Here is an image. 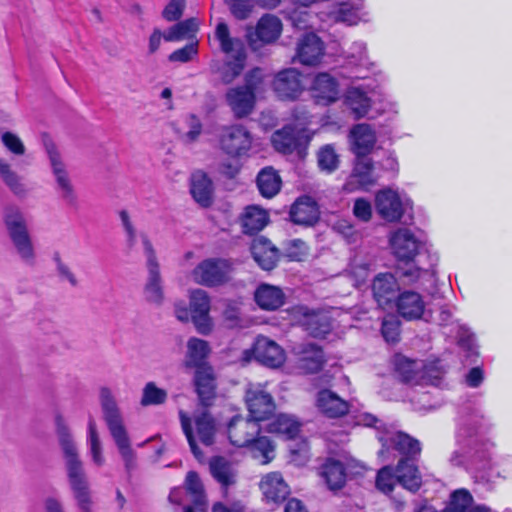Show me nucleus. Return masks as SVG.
Wrapping results in <instances>:
<instances>
[{"mask_svg":"<svg viewBox=\"0 0 512 512\" xmlns=\"http://www.w3.org/2000/svg\"><path fill=\"white\" fill-rule=\"evenodd\" d=\"M484 430V417L478 411L460 417L456 432V448L448 458L452 466L473 472H484L492 467L493 444L482 439Z\"/></svg>","mask_w":512,"mask_h":512,"instance_id":"1","label":"nucleus"},{"mask_svg":"<svg viewBox=\"0 0 512 512\" xmlns=\"http://www.w3.org/2000/svg\"><path fill=\"white\" fill-rule=\"evenodd\" d=\"M56 429L65 459L68 481L77 507L80 512H93V500L83 462L79 457L78 449L69 429L61 416L56 418Z\"/></svg>","mask_w":512,"mask_h":512,"instance_id":"2","label":"nucleus"},{"mask_svg":"<svg viewBox=\"0 0 512 512\" xmlns=\"http://www.w3.org/2000/svg\"><path fill=\"white\" fill-rule=\"evenodd\" d=\"M100 401L108 430L125 462L126 468L130 469L134 464V451L131 448L121 412L108 388L101 389Z\"/></svg>","mask_w":512,"mask_h":512,"instance_id":"3","label":"nucleus"},{"mask_svg":"<svg viewBox=\"0 0 512 512\" xmlns=\"http://www.w3.org/2000/svg\"><path fill=\"white\" fill-rule=\"evenodd\" d=\"M215 39L219 42L221 51L233 57V60L223 64L220 71L221 80L229 84L242 73L245 67V44L240 38L231 36L229 27L224 21L216 25Z\"/></svg>","mask_w":512,"mask_h":512,"instance_id":"4","label":"nucleus"},{"mask_svg":"<svg viewBox=\"0 0 512 512\" xmlns=\"http://www.w3.org/2000/svg\"><path fill=\"white\" fill-rule=\"evenodd\" d=\"M4 221L20 259L27 265H34L36 254L22 213L17 208H9Z\"/></svg>","mask_w":512,"mask_h":512,"instance_id":"5","label":"nucleus"},{"mask_svg":"<svg viewBox=\"0 0 512 512\" xmlns=\"http://www.w3.org/2000/svg\"><path fill=\"white\" fill-rule=\"evenodd\" d=\"M146 256L147 279L144 285V298L147 302L161 305L164 300L163 281L155 250L147 234H140Z\"/></svg>","mask_w":512,"mask_h":512,"instance_id":"6","label":"nucleus"},{"mask_svg":"<svg viewBox=\"0 0 512 512\" xmlns=\"http://www.w3.org/2000/svg\"><path fill=\"white\" fill-rule=\"evenodd\" d=\"M378 440L382 445L378 454L383 461L390 460L394 457L395 451L403 456L402 459L411 460L421 452L420 442L409 434L401 431L394 432L386 430L380 432Z\"/></svg>","mask_w":512,"mask_h":512,"instance_id":"7","label":"nucleus"},{"mask_svg":"<svg viewBox=\"0 0 512 512\" xmlns=\"http://www.w3.org/2000/svg\"><path fill=\"white\" fill-rule=\"evenodd\" d=\"M46 152L48 154L50 165L56 181V189L65 202L70 207L78 206V196L74 185L66 170L65 164L62 162L60 154L53 143H46Z\"/></svg>","mask_w":512,"mask_h":512,"instance_id":"8","label":"nucleus"},{"mask_svg":"<svg viewBox=\"0 0 512 512\" xmlns=\"http://www.w3.org/2000/svg\"><path fill=\"white\" fill-rule=\"evenodd\" d=\"M219 145L228 156L242 157L251 148L252 136L243 125L223 126L219 133Z\"/></svg>","mask_w":512,"mask_h":512,"instance_id":"9","label":"nucleus"},{"mask_svg":"<svg viewBox=\"0 0 512 512\" xmlns=\"http://www.w3.org/2000/svg\"><path fill=\"white\" fill-rule=\"evenodd\" d=\"M245 402L250 418L258 424L273 415L276 408L273 397L260 384L248 385Z\"/></svg>","mask_w":512,"mask_h":512,"instance_id":"10","label":"nucleus"},{"mask_svg":"<svg viewBox=\"0 0 512 512\" xmlns=\"http://www.w3.org/2000/svg\"><path fill=\"white\" fill-rule=\"evenodd\" d=\"M230 265L223 259H206L193 270L192 277L200 285L215 287L228 280Z\"/></svg>","mask_w":512,"mask_h":512,"instance_id":"11","label":"nucleus"},{"mask_svg":"<svg viewBox=\"0 0 512 512\" xmlns=\"http://www.w3.org/2000/svg\"><path fill=\"white\" fill-rule=\"evenodd\" d=\"M293 317L314 338H323L332 329L328 314L323 311L312 310L307 306L295 307Z\"/></svg>","mask_w":512,"mask_h":512,"instance_id":"12","label":"nucleus"},{"mask_svg":"<svg viewBox=\"0 0 512 512\" xmlns=\"http://www.w3.org/2000/svg\"><path fill=\"white\" fill-rule=\"evenodd\" d=\"M390 245L398 261H414L425 243L408 228H399L390 236Z\"/></svg>","mask_w":512,"mask_h":512,"instance_id":"13","label":"nucleus"},{"mask_svg":"<svg viewBox=\"0 0 512 512\" xmlns=\"http://www.w3.org/2000/svg\"><path fill=\"white\" fill-rule=\"evenodd\" d=\"M272 88L280 100L295 101L305 90L301 73L295 68L279 71L272 82Z\"/></svg>","mask_w":512,"mask_h":512,"instance_id":"14","label":"nucleus"},{"mask_svg":"<svg viewBox=\"0 0 512 512\" xmlns=\"http://www.w3.org/2000/svg\"><path fill=\"white\" fill-rule=\"evenodd\" d=\"M189 306L191 320L197 331L201 334H208L211 330V319L209 317L210 298L208 293L202 289H195L190 292Z\"/></svg>","mask_w":512,"mask_h":512,"instance_id":"15","label":"nucleus"},{"mask_svg":"<svg viewBox=\"0 0 512 512\" xmlns=\"http://www.w3.org/2000/svg\"><path fill=\"white\" fill-rule=\"evenodd\" d=\"M310 93L316 104L328 106L339 99V83L329 73H318L312 80Z\"/></svg>","mask_w":512,"mask_h":512,"instance_id":"16","label":"nucleus"},{"mask_svg":"<svg viewBox=\"0 0 512 512\" xmlns=\"http://www.w3.org/2000/svg\"><path fill=\"white\" fill-rule=\"evenodd\" d=\"M316 407L327 418L335 419L354 413L353 404L342 399L330 389H321L317 393Z\"/></svg>","mask_w":512,"mask_h":512,"instance_id":"17","label":"nucleus"},{"mask_svg":"<svg viewBox=\"0 0 512 512\" xmlns=\"http://www.w3.org/2000/svg\"><path fill=\"white\" fill-rule=\"evenodd\" d=\"M261 430L260 424L251 418L234 416L228 424V437L232 445L246 447Z\"/></svg>","mask_w":512,"mask_h":512,"instance_id":"18","label":"nucleus"},{"mask_svg":"<svg viewBox=\"0 0 512 512\" xmlns=\"http://www.w3.org/2000/svg\"><path fill=\"white\" fill-rule=\"evenodd\" d=\"M375 208L381 218L388 222L399 221L404 214V203L396 191L381 190L375 197Z\"/></svg>","mask_w":512,"mask_h":512,"instance_id":"19","label":"nucleus"},{"mask_svg":"<svg viewBox=\"0 0 512 512\" xmlns=\"http://www.w3.org/2000/svg\"><path fill=\"white\" fill-rule=\"evenodd\" d=\"M376 179L372 160L368 156H355L354 168L345 184V189L347 191H353L356 188L366 189L374 184Z\"/></svg>","mask_w":512,"mask_h":512,"instance_id":"20","label":"nucleus"},{"mask_svg":"<svg viewBox=\"0 0 512 512\" xmlns=\"http://www.w3.org/2000/svg\"><path fill=\"white\" fill-rule=\"evenodd\" d=\"M254 355L258 362L271 368L281 366L285 360L283 349L267 337L257 338L254 344Z\"/></svg>","mask_w":512,"mask_h":512,"instance_id":"21","label":"nucleus"},{"mask_svg":"<svg viewBox=\"0 0 512 512\" xmlns=\"http://www.w3.org/2000/svg\"><path fill=\"white\" fill-rule=\"evenodd\" d=\"M324 44L314 33L305 34L297 45V58L300 63L313 66L320 62L324 55Z\"/></svg>","mask_w":512,"mask_h":512,"instance_id":"22","label":"nucleus"},{"mask_svg":"<svg viewBox=\"0 0 512 512\" xmlns=\"http://www.w3.org/2000/svg\"><path fill=\"white\" fill-rule=\"evenodd\" d=\"M251 253L257 264L267 271L272 270L276 266L280 256L278 248L264 236L253 239Z\"/></svg>","mask_w":512,"mask_h":512,"instance_id":"23","label":"nucleus"},{"mask_svg":"<svg viewBox=\"0 0 512 512\" xmlns=\"http://www.w3.org/2000/svg\"><path fill=\"white\" fill-rule=\"evenodd\" d=\"M351 150L355 156H368L373 150L377 138L369 124L355 125L350 131Z\"/></svg>","mask_w":512,"mask_h":512,"instance_id":"24","label":"nucleus"},{"mask_svg":"<svg viewBox=\"0 0 512 512\" xmlns=\"http://www.w3.org/2000/svg\"><path fill=\"white\" fill-rule=\"evenodd\" d=\"M332 2L329 16L336 22L355 25L360 20L364 0H328Z\"/></svg>","mask_w":512,"mask_h":512,"instance_id":"25","label":"nucleus"},{"mask_svg":"<svg viewBox=\"0 0 512 512\" xmlns=\"http://www.w3.org/2000/svg\"><path fill=\"white\" fill-rule=\"evenodd\" d=\"M397 313L406 320L420 319L425 310L422 296L414 291H403L395 301Z\"/></svg>","mask_w":512,"mask_h":512,"instance_id":"26","label":"nucleus"},{"mask_svg":"<svg viewBox=\"0 0 512 512\" xmlns=\"http://www.w3.org/2000/svg\"><path fill=\"white\" fill-rule=\"evenodd\" d=\"M399 290V285L395 276L391 273L378 274L372 283L373 296L382 308H385L391 302L396 300V293Z\"/></svg>","mask_w":512,"mask_h":512,"instance_id":"27","label":"nucleus"},{"mask_svg":"<svg viewBox=\"0 0 512 512\" xmlns=\"http://www.w3.org/2000/svg\"><path fill=\"white\" fill-rule=\"evenodd\" d=\"M256 96L241 86L230 88L226 93V101L236 118L249 115L255 105Z\"/></svg>","mask_w":512,"mask_h":512,"instance_id":"28","label":"nucleus"},{"mask_svg":"<svg viewBox=\"0 0 512 512\" xmlns=\"http://www.w3.org/2000/svg\"><path fill=\"white\" fill-rule=\"evenodd\" d=\"M396 273L406 284L419 283L424 287L425 283L432 284L435 281V271L431 267L420 268L414 261H398Z\"/></svg>","mask_w":512,"mask_h":512,"instance_id":"29","label":"nucleus"},{"mask_svg":"<svg viewBox=\"0 0 512 512\" xmlns=\"http://www.w3.org/2000/svg\"><path fill=\"white\" fill-rule=\"evenodd\" d=\"M290 218L295 224L312 226L319 218L317 203L309 196L298 198L290 209Z\"/></svg>","mask_w":512,"mask_h":512,"instance_id":"30","label":"nucleus"},{"mask_svg":"<svg viewBox=\"0 0 512 512\" xmlns=\"http://www.w3.org/2000/svg\"><path fill=\"white\" fill-rule=\"evenodd\" d=\"M260 489L265 499L274 503L284 501L290 493L289 486L279 472H270L263 476Z\"/></svg>","mask_w":512,"mask_h":512,"instance_id":"31","label":"nucleus"},{"mask_svg":"<svg viewBox=\"0 0 512 512\" xmlns=\"http://www.w3.org/2000/svg\"><path fill=\"white\" fill-rule=\"evenodd\" d=\"M190 193L202 207H209L212 204L213 183L205 172L197 170L191 174Z\"/></svg>","mask_w":512,"mask_h":512,"instance_id":"32","label":"nucleus"},{"mask_svg":"<svg viewBox=\"0 0 512 512\" xmlns=\"http://www.w3.org/2000/svg\"><path fill=\"white\" fill-rule=\"evenodd\" d=\"M254 300L262 310L275 311L285 303V294L278 286L262 283L254 292Z\"/></svg>","mask_w":512,"mask_h":512,"instance_id":"33","label":"nucleus"},{"mask_svg":"<svg viewBox=\"0 0 512 512\" xmlns=\"http://www.w3.org/2000/svg\"><path fill=\"white\" fill-rule=\"evenodd\" d=\"M271 142L275 150L278 152L291 154L300 146L301 135L296 127L286 125L272 134Z\"/></svg>","mask_w":512,"mask_h":512,"instance_id":"34","label":"nucleus"},{"mask_svg":"<svg viewBox=\"0 0 512 512\" xmlns=\"http://www.w3.org/2000/svg\"><path fill=\"white\" fill-rule=\"evenodd\" d=\"M320 476L330 490H340L346 483V468L341 461L328 458L320 467Z\"/></svg>","mask_w":512,"mask_h":512,"instance_id":"35","label":"nucleus"},{"mask_svg":"<svg viewBox=\"0 0 512 512\" xmlns=\"http://www.w3.org/2000/svg\"><path fill=\"white\" fill-rule=\"evenodd\" d=\"M212 477L220 484L222 489H228L237 480V471L233 464L226 458L217 456L209 462Z\"/></svg>","mask_w":512,"mask_h":512,"instance_id":"36","label":"nucleus"},{"mask_svg":"<svg viewBox=\"0 0 512 512\" xmlns=\"http://www.w3.org/2000/svg\"><path fill=\"white\" fill-rule=\"evenodd\" d=\"M397 483L405 489L415 492L420 488L421 476L411 459H401L393 472Z\"/></svg>","mask_w":512,"mask_h":512,"instance_id":"37","label":"nucleus"},{"mask_svg":"<svg viewBox=\"0 0 512 512\" xmlns=\"http://www.w3.org/2000/svg\"><path fill=\"white\" fill-rule=\"evenodd\" d=\"M194 383L200 403L203 407L207 408L212 404L215 396V382L210 368L197 369Z\"/></svg>","mask_w":512,"mask_h":512,"instance_id":"38","label":"nucleus"},{"mask_svg":"<svg viewBox=\"0 0 512 512\" xmlns=\"http://www.w3.org/2000/svg\"><path fill=\"white\" fill-rule=\"evenodd\" d=\"M397 377L404 383L414 384L420 379L423 368L421 361L411 360L402 355H395L393 359Z\"/></svg>","mask_w":512,"mask_h":512,"instance_id":"39","label":"nucleus"},{"mask_svg":"<svg viewBox=\"0 0 512 512\" xmlns=\"http://www.w3.org/2000/svg\"><path fill=\"white\" fill-rule=\"evenodd\" d=\"M268 221L269 217L265 210L257 206H248L241 217L242 231L244 234L254 235L261 231Z\"/></svg>","mask_w":512,"mask_h":512,"instance_id":"40","label":"nucleus"},{"mask_svg":"<svg viewBox=\"0 0 512 512\" xmlns=\"http://www.w3.org/2000/svg\"><path fill=\"white\" fill-rule=\"evenodd\" d=\"M282 31L280 19L274 15H263L255 28V36L262 43H272L276 41Z\"/></svg>","mask_w":512,"mask_h":512,"instance_id":"41","label":"nucleus"},{"mask_svg":"<svg viewBox=\"0 0 512 512\" xmlns=\"http://www.w3.org/2000/svg\"><path fill=\"white\" fill-rule=\"evenodd\" d=\"M344 103L356 119L365 117L371 106L370 98L358 87H351L347 90Z\"/></svg>","mask_w":512,"mask_h":512,"instance_id":"42","label":"nucleus"},{"mask_svg":"<svg viewBox=\"0 0 512 512\" xmlns=\"http://www.w3.org/2000/svg\"><path fill=\"white\" fill-rule=\"evenodd\" d=\"M257 187L260 194L265 198L274 197L281 188V178L272 167L263 168L257 175Z\"/></svg>","mask_w":512,"mask_h":512,"instance_id":"43","label":"nucleus"},{"mask_svg":"<svg viewBox=\"0 0 512 512\" xmlns=\"http://www.w3.org/2000/svg\"><path fill=\"white\" fill-rule=\"evenodd\" d=\"M194 424L200 441L206 446L211 445L214 440L216 425L214 418L205 407L195 413Z\"/></svg>","mask_w":512,"mask_h":512,"instance_id":"44","label":"nucleus"},{"mask_svg":"<svg viewBox=\"0 0 512 512\" xmlns=\"http://www.w3.org/2000/svg\"><path fill=\"white\" fill-rule=\"evenodd\" d=\"M299 428V422L294 417L286 414L277 415L275 419L267 425L268 432L284 435L288 439L296 437Z\"/></svg>","mask_w":512,"mask_h":512,"instance_id":"45","label":"nucleus"},{"mask_svg":"<svg viewBox=\"0 0 512 512\" xmlns=\"http://www.w3.org/2000/svg\"><path fill=\"white\" fill-rule=\"evenodd\" d=\"M186 491L192 496V502L201 512L206 508V495L199 475L189 471L185 478Z\"/></svg>","mask_w":512,"mask_h":512,"instance_id":"46","label":"nucleus"},{"mask_svg":"<svg viewBox=\"0 0 512 512\" xmlns=\"http://www.w3.org/2000/svg\"><path fill=\"white\" fill-rule=\"evenodd\" d=\"M186 365L189 367L204 368L203 362L209 353L208 343L198 338H191L187 344Z\"/></svg>","mask_w":512,"mask_h":512,"instance_id":"47","label":"nucleus"},{"mask_svg":"<svg viewBox=\"0 0 512 512\" xmlns=\"http://www.w3.org/2000/svg\"><path fill=\"white\" fill-rule=\"evenodd\" d=\"M309 350L300 358L299 367L306 373H317L324 364L323 351L314 344H308Z\"/></svg>","mask_w":512,"mask_h":512,"instance_id":"48","label":"nucleus"},{"mask_svg":"<svg viewBox=\"0 0 512 512\" xmlns=\"http://www.w3.org/2000/svg\"><path fill=\"white\" fill-rule=\"evenodd\" d=\"M198 29V22L195 18L186 19L178 22L164 34V39L168 42L179 41L191 37Z\"/></svg>","mask_w":512,"mask_h":512,"instance_id":"49","label":"nucleus"},{"mask_svg":"<svg viewBox=\"0 0 512 512\" xmlns=\"http://www.w3.org/2000/svg\"><path fill=\"white\" fill-rule=\"evenodd\" d=\"M249 446L252 449L253 457L260 459L262 464H267L274 458V446L271 440L265 436L253 437Z\"/></svg>","mask_w":512,"mask_h":512,"instance_id":"50","label":"nucleus"},{"mask_svg":"<svg viewBox=\"0 0 512 512\" xmlns=\"http://www.w3.org/2000/svg\"><path fill=\"white\" fill-rule=\"evenodd\" d=\"M87 444L93 462L97 466H102L104 463V457L102 455V446L97 432L96 422L92 417H90L88 421Z\"/></svg>","mask_w":512,"mask_h":512,"instance_id":"51","label":"nucleus"},{"mask_svg":"<svg viewBox=\"0 0 512 512\" xmlns=\"http://www.w3.org/2000/svg\"><path fill=\"white\" fill-rule=\"evenodd\" d=\"M473 497L465 489L454 491L449 502L442 512H468L472 507Z\"/></svg>","mask_w":512,"mask_h":512,"instance_id":"52","label":"nucleus"},{"mask_svg":"<svg viewBox=\"0 0 512 512\" xmlns=\"http://www.w3.org/2000/svg\"><path fill=\"white\" fill-rule=\"evenodd\" d=\"M167 400L166 390L156 386L154 382H148L142 392L141 405H161Z\"/></svg>","mask_w":512,"mask_h":512,"instance_id":"53","label":"nucleus"},{"mask_svg":"<svg viewBox=\"0 0 512 512\" xmlns=\"http://www.w3.org/2000/svg\"><path fill=\"white\" fill-rule=\"evenodd\" d=\"M318 165L321 170H325L327 172L334 171L339 164L338 155L335 151V148L331 144H327L320 148L317 154Z\"/></svg>","mask_w":512,"mask_h":512,"instance_id":"54","label":"nucleus"},{"mask_svg":"<svg viewBox=\"0 0 512 512\" xmlns=\"http://www.w3.org/2000/svg\"><path fill=\"white\" fill-rule=\"evenodd\" d=\"M0 176L15 194L21 195L25 192L18 175L12 171L10 165L3 159H0Z\"/></svg>","mask_w":512,"mask_h":512,"instance_id":"55","label":"nucleus"},{"mask_svg":"<svg viewBox=\"0 0 512 512\" xmlns=\"http://www.w3.org/2000/svg\"><path fill=\"white\" fill-rule=\"evenodd\" d=\"M231 15L237 20H246L250 17L254 0H225Z\"/></svg>","mask_w":512,"mask_h":512,"instance_id":"56","label":"nucleus"},{"mask_svg":"<svg viewBox=\"0 0 512 512\" xmlns=\"http://www.w3.org/2000/svg\"><path fill=\"white\" fill-rule=\"evenodd\" d=\"M179 418H180L182 430L187 438L191 452L194 454V456L197 459L201 458L203 454L196 443V440H195V437L193 434L191 418L182 410L179 411Z\"/></svg>","mask_w":512,"mask_h":512,"instance_id":"57","label":"nucleus"},{"mask_svg":"<svg viewBox=\"0 0 512 512\" xmlns=\"http://www.w3.org/2000/svg\"><path fill=\"white\" fill-rule=\"evenodd\" d=\"M396 479L393 469L390 466L381 468L376 477V487L381 492L388 494L392 492Z\"/></svg>","mask_w":512,"mask_h":512,"instance_id":"58","label":"nucleus"},{"mask_svg":"<svg viewBox=\"0 0 512 512\" xmlns=\"http://www.w3.org/2000/svg\"><path fill=\"white\" fill-rule=\"evenodd\" d=\"M381 333L384 339L389 343H395L399 340L400 322L394 316L383 319Z\"/></svg>","mask_w":512,"mask_h":512,"instance_id":"59","label":"nucleus"},{"mask_svg":"<svg viewBox=\"0 0 512 512\" xmlns=\"http://www.w3.org/2000/svg\"><path fill=\"white\" fill-rule=\"evenodd\" d=\"M347 58L352 65L366 66L368 64L366 44L361 41L352 43Z\"/></svg>","mask_w":512,"mask_h":512,"instance_id":"60","label":"nucleus"},{"mask_svg":"<svg viewBox=\"0 0 512 512\" xmlns=\"http://www.w3.org/2000/svg\"><path fill=\"white\" fill-rule=\"evenodd\" d=\"M306 254V245L305 242L301 239H293L289 240L285 244V252L284 255L291 261H300L302 257Z\"/></svg>","mask_w":512,"mask_h":512,"instance_id":"61","label":"nucleus"},{"mask_svg":"<svg viewBox=\"0 0 512 512\" xmlns=\"http://www.w3.org/2000/svg\"><path fill=\"white\" fill-rule=\"evenodd\" d=\"M264 79V74L261 68H253L245 74V84L242 86L244 89L251 91L254 95L260 89Z\"/></svg>","mask_w":512,"mask_h":512,"instance_id":"62","label":"nucleus"},{"mask_svg":"<svg viewBox=\"0 0 512 512\" xmlns=\"http://www.w3.org/2000/svg\"><path fill=\"white\" fill-rule=\"evenodd\" d=\"M197 54V44L189 43L169 55V61L186 63Z\"/></svg>","mask_w":512,"mask_h":512,"instance_id":"63","label":"nucleus"},{"mask_svg":"<svg viewBox=\"0 0 512 512\" xmlns=\"http://www.w3.org/2000/svg\"><path fill=\"white\" fill-rule=\"evenodd\" d=\"M2 142L4 146L15 155H23L25 153V146L21 139L12 132H4L2 134Z\"/></svg>","mask_w":512,"mask_h":512,"instance_id":"64","label":"nucleus"}]
</instances>
